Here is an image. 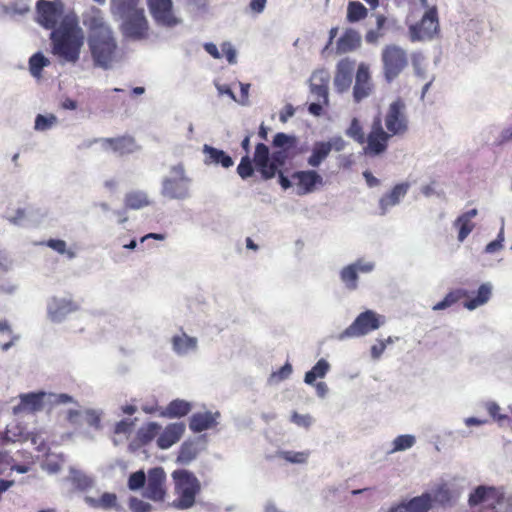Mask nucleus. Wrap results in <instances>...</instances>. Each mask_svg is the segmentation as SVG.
Instances as JSON below:
<instances>
[{
  "instance_id": "10",
  "label": "nucleus",
  "mask_w": 512,
  "mask_h": 512,
  "mask_svg": "<svg viewBox=\"0 0 512 512\" xmlns=\"http://www.w3.org/2000/svg\"><path fill=\"white\" fill-rule=\"evenodd\" d=\"M37 22L45 29H57V24L64 14V3L61 0H38L36 2Z\"/></svg>"
},
{
  "instance_id": "2",
  "label": "nucleus",
  "mask_w": 512,
  "mask_h": 512,
  "mask_svg": "<svg viewBox=\"0 0 512 512\" xmlns=\"http://www.w3.org/2000/svg\"><path fill=\"white\" fill-rule=\"evenodd\" d=\"M409 130V119L406 103L402 98L391 102L382 115H374L369 126V149L376 153H385L389 141L394 136H404Z\"/></svg>"
},
{
  "instance_id": "40",
  "label": "nucleus",
  "mask_w": 512,
  "mask_h": 512,
  "mask_svg": "<svg viewBox=\"0 0 512 512\" xmlns=\"http://www.w3.org/2000/svg\"><path fill=\"white\" fill-rule=\"evenodd\" d=\"M198 450L194 443L184 442L178 452L177 461L181 464H188L197 456Z\"/></svg>"
},
{
  "instance_id": "35",
  "label": "nucleus",
  "mask_w": 512,
  "mask_h": 512,
  "mask_svg": "<svg viewBox=\"0 0 512 512\" xmlns=\"http://www.w3.org/2000/svg\"><path fill=\"white\" fill-rule=\"evenodd\" d=\"M143 8L140 0H110V9L113 15L121 16Z\"/></svg>"
},
{
  "instance_id": "5",
  "label": "nucleus",
  "mask_w": 512,
  "mask_h": 512,
  "mask_svg": "<svg viewBox=\"0 0 512 512\" xmlns=\"http://www.w3.org/2000/svg\"><path fill=\"white\" fill-rule=\"evenodd\" d=\"M175 482V493L177 499L173 501V506L178 509H188L195 504L197 494L201 486L197 477L187 470H176L172 473Z\"/></svg>"
},
{
  "instance_id": "51",
  "label": "nucleus",
  "mask_w": 512,
  "mask_h": 512,
  "mask_svg": "<svg viewBox=\"0 0 512 512\" xmlns=\"http://www.w3.org/2000/svg\"><path fill=\"white\" fill-rule=\"evenodd\" d=\"M129 507L133 512H150L152 507L149 503L144 502L136 497H131Z\"/></svg>"
},
{
  "instance_id": "11",
  "label": "nucleus",
  "mask_w": 512,
  "mask_h": 512,
  "mask_svg": "<svg viewBox=\"0 0 512 512\" xmlns=\"http://www.w3.org/2000/svg\"><path fill=\"white\" fill-rule=\"evenodd\" d=\"M439 31L438 12L436 7L429 8L420 22L409 27L412 41L432 39Z\"/></svg>"
},
{
  "instance_id": "39",
  "label": "nucleus",
  "mask_w": 512,
  "mask_h": 512,
  "mask_svg": "<svg viewBox=\"0 0 512 512\" xmlns=\"http://www.w3.org/2000/svg\"><path fill=\"white\" fill-rule=\"evenodd\" d=\"M368 14L365 6L357 1L349 2L347 7V20L351 23L360 21L366 18Z\"/></svg>"
},
{
  "instance_id": "1",
  "label": "nucleus",
  "mask_w": 512,
  "mask_h": 512,
  "mask_svg": "<svg viewBox=\"0 0 512 512\" xmlns=\"http://www.w3.org/2000/svg\"><path fill=\"white\" fill-rule=\"evenodd\" d=\"M298 139L294 135H288L283 132L276 133L272 145L277 150L270 154L269 148L264 143H258L255 146L253 163L260 172L263 179L268 180L278 176V181L284 190L292 186L291 180L280 170L287 160L292 159L295 155V149Z\"/></svg>"
},
{
  "instance_id": "9",
  "label": "nucleus",
  "mask_w": 512,
  "mask_h": 512,
  "mask_svg": "<svg viewBox=\"0 0 512 512\" xmlns=\"http://www.w3.org/2000/svg\"><path fill=\"white\" fill-rule=\"evenodd\" d=\"M383 323L380 315L372 310L360 313L344 331L338 335L339 340L360 337L378 329Z\"/></svg>"
},
{
  "instance_id": "33",
  "label": "nucleus",
  "mask_w": 512,
  "mask_h": 512,
  "mask_svg": "<svg viewBox=\"0 0 512 512\" xmlns=\"http://www.w3.org/2000/svg\"><path fill=\"white\" fill-rule=\"evenodd\" d=\"M90 506L97 509L121 511L122 507L118 504V498L115 493L105 492L98 499L88 498Z\"/></svg>"
},
{
  "instance_id": "26",
  "label": "nucleus",
  "mask_w": 512,
  "mask_h": 512,
  "mask_svg": "<svg viewBox=\"0 0 512 512\" xmlns=\"http://www.w3.org/2000/svg\"><path fill=\"white\" fill-rule=\"evenodd\" d=\"M432 502V496L429 493H423L421 496L414 497L391 509L390 512H428L432 507Z\"/></svg>"
},
{
  "instance_id": "38",
  "label": "nucleus",
  "mask_w": 512,
  "mask_h": 512,
  "mask_svg": "<svg viewBox=\"0 0 512 512\" xmlns=\"http://www.w3.org/2000/svg\"><path fill=\"white\" fill-rule=\"evenodd\" d=\"M329 368V363L325 359L318 360L312 369L306 372L304 378L305 383L313 384L317 378H323L327 374Z\"/></svg>"
},
{
  "instance_id": "43",
  "label": "nucleus",
  "mask_w": 512,
  "mask_h": 512,
  "mask_svg": "<svg viewBox=\"0 0 512 512\" xmlns=\"http://www.w3.org/2000/svg\"><path fill=\"white\" fill-rule=\"evenodd\" d=\"M237 172L242 179H247L253 175L254 168L252 160L250 159L249 155H245L242 157L237 167Z\"/></svg>"
},
{
  "instance_id": "4",
  "label": "nucleus",
  "mask_w": 512,
  "mask_h": 512,
  "mask_svg": "<svg viewBox=\"0 0 512 512\" xmlns=\"http://www.w3.org/2000/svg\"><path fill=\"white\" fill-rule=\"evenodd\" d=\"M84 39L77 17L66 15L50 34L52 53L63 62L74 64L80 58Z\"/></svg>"
},
{
  "instance_id": "61",
  "label": "nucleus",
  "mask_w": 512,
  "mask_h": 512,
  "mask_svg": "<svg viewBox=\"0 0 512 512\" xmlns=\"http://www.w3.org/2000/svg\"><path fill=\"white\" fill-rule=\"evenodd\" d=\"M87 414V422L90 426H94L96 428H98L100 426V417L99 415L95 412V411H92V410H88L86 412Z\"/></svg>"
},
{
  "instance_id": "23",
  "label": "nucleus",
  "mask_w": 512,
  "mask_h": 512,
  "mask_svg": "<svg viewBox=\"0 0 512 512\" xmlns=\"http://www.w3.org/2000/svg\"><path fill=\"white\" fill-rule=\"evenodd\" d=\"M185 432L183 423H171L165 427L157 437V446L160 449H168L177 443Z\"/></svg>"
},
{
  "instance_id": "14",
  "label": "nucleus",
  "mask_w": 512,
  "mask_h": 512,
  "mask_svg": "<svg viewBox=\"0 0 512 512\" xmlns=\"http://www.w3.org/2000/svg\"><path fill=\"white\" fill-rule=\"evenodd\" d=\"M291 179L298 188L299 195L312 193L318 186L323 185V177L315 170L296 171Z\"/></svg>"
},
{
  "instance_id": "48",
  "label": "nucleus",
  "mask_w": 512,
  "mask_h": 512,
  "mask_svg": "<svg viewBox=\"0 0 512 512\" xmlns=\"http://www.w3.org/2000/svg\"><path fill=\"white\" fill-rule=\"evenodd\" d=\"M503 241H504V227L502 226L497 238L486 245L485 252L488 254H493V253L499 252L503 248Z\"/></svg>"
},
{
  "instance_id": "13",
  "label": "nucleus",
  "mask_w": 512,
  "mask_h": 512,
  "mask_svg": "<svg viewBox=\"0 0 512 512\" xmlns=\"http://www.w3.org/2000/svg\"><path fill=\"white\" fill-rule=\"evenodd\" d=\"M154 21L161 26L174 27L180 20L174 15L172 0H147Z\"/></svg>"
},
{
  "instance_id": "15",
  "label": "nucleus",
  "mask_w": 512,
  "mask_h": 512,
  "mask_svg": "<svg viewBox=\"0 0 512 512\" xmlns=\"http://www.w3.org/2000/svg\"><path fill=\"white\" fill-rule=\"evenodd\" d=\"M165 472L163 468L156 467L148 472V482L145 490V496L153 501H163L166 495L165 490Z\"/></svg>"
},
{
  "instance_id": "63",
  "label": "nucleus",
  "mask_w": 512,
  "mask_h": 512,
  "mask_svg": "<svg viewBox=\"0 0 512 512\" xmlns=\"http://www.w3.org/2000/svg\"><path fill=\"white\" fill-rule=\"evenodd\" d=\"M363 177L366 180V183L369 187H375L380 184L378 178H376L370 171L366 170L363 172Z\"/></svg>"
},
{
  "instance_id": "19",
  "label": "nucleus",
  "mask_w": 512,
  "mask_h": 512,
  "mask_svg": "<svg viewBox=\"0 0 512 512\" xmlns=\"http://www.w3.org/2000/svg\"><path fill=\"white\" fill-rule=\"evenodd\" d=\"M373 89L369 69L366 65L360 64L356 72V80L353 88L354 101L359 103L367 98Z\"/></svg>"
},
{
  "instance_id": "56",
  "label": "nucleus",
  "mask_w": 512,
  "mask_h": 512,
  "mask_svg": "<svg viewBox=\"0 0 512 512\" xmlns=\"http://www.w3.org/2000/svg\"><path fill=\"white\" fill-rule=\"evenodd\" d=\"M46 245L60 254L66 252V242L61 239H49Z\"/></svg>"
},
{
  "instance_id": "12",
  "label": "nucleus",
  "mask_w": 512,
  "mask_h": 512,
  "mask_svg": "<svg viewBox=\"0 0 512 512\" xmlns=\"http://www.w3.org/2000/svg\"><path fill=\"white\" fill-rule=\"evenodd\" d=\"M100 142L104 150H111L119 156L129 155L141 149L136 139L131 135H122L110 138H100L90 141L89 145Z\"/></svg>"
},
{
  "instance_id": "28",
  "label": "nucleus",
  "mask_w": 512,
  "mask_h": 512,
  "mask_svg": "<svg viewBox=\"0 0 512 512\" xmlns=\"http://www.w3.org/2000/svg\"><path fill=\"white\" fill-rule=\"evenodd\" d=\"M361 45V36L354 29H346L336 42V52L344 54L356 50Z\"/></svg>"
},
{
  "instance_id": "58",
  "label": "nucleus",
  "mask_w": 512,
  "mask_h": 512,
  "mask_svg": "<svg viewBox=\"0 0 512 512\" xmlns=\"http://www.w3.org/2000/svg\"><path fill=\"white\" fill-rule=\"evenodd\" d=\"M292 373V366L289 363L284 364L278 371L272 374V377H277L278 380H284Z\"/></svg>"
},
{
  "instance_id": "53",
  "label": "nucleus",
  "mask_w": 512,
  "mask_h": 512,
  "mask_svg": "<svg viewBox=\"0 0 512 512\" xmlns=\"http://www.w3.org/2000/svg\"><path fill=\"white\" fill-rule=\"evenodd\" d=\"M392 338L388 337L385 341L384 340H378L376 344H374L371 347V356L374 359L380 358V356L383 354V352L386 349L387 343H392Z\"/></svg>"
},
{
  "instance_id": "30",
  "label": "nucleus",
  "mask_w": 512,
  "mask_h": 512,
  "mask_svg": "<svg viewBox=\"0 0 512 512\" xmlns=\"http://www.w3.org/2000/svg\"><path fill=\"white\" fill-rule=\"evenodd\" d=\"M408 188V183H400L395 185L389 193L383 195L379 201L382 212L385 213L388 207L398 204L400 199L406 195Z\"/></svg>"
},
{
  "instance_id": "24",
  "label": "nucleus",
  "mask_w": 512,
  "mask_h": 512,
  "mask_svg": "<svg viewBox=\"0 0 512 512\" xmlns=\"http://www.w3.org/2000/svg\"><path fill=\"white\" fill-rule=\"evenodd\" d=\"M45 392L27 393L20 395V403L13 408L15 414L21 412H37L44 405Z\"/></svg>"
},
{
  "instance_id": "21",
  "label": "nucleus",
  "mask_w": 512,
  "mask_h": 512,
  "mask_svg": "<svg viewBox=\"0 0 512 512\" xmlns=\"http://www.w3.org/2000/svg\"><path fill=\"white\" fill-rule=\"evenodd\" d=\"M346 135L353 139L355 142H357L360 145H363V153L370 157H375L381 155V153L373 152L369 149V133L366 135L363 129V126L360 122V120L356 117H354L349 127L346 129Z\"/></svg>"
},
{
  "instance_id": "62",
  "label": "nucleus",
  "mask_w": 512,
  "mask_h": 512,
  "mask_svg": "<svg viewBox=\"0 0 512 512\" xmlns=\"http://www.w3.org/2000/svg\"><path fill=\"white\" fill-rule=\"evenodd\" d=\"M266 2L267 0H251L249 7L252 12L261 13L266 6Z\"/></svg>"
},
{
  "instance_id": "64",
  "label": "nucleus",
  "mask_w": 512,
  "mask_h": 512,
  "mask_svg": "<svg viewBox=\"0 0 512 512\" xmlns=\"http://www.w3.org/2000/svg\"><path fill=\"white\" fill-rule=\"evenodd\" d=\"M383 33L379 30H370L366 33L365 39L368 43H376Z\"/></svg>"
},
{
  "instance_id": "52",
  "label": "nucleus",
  "mask_w": 512,
  "mask_h": 512,
  "mask_svg": "<svg viewBox=\"0 0 512 512\" xmlns=\"http://www.w3.org/2000/svg\"><path fill=\"white\" fill-rule=\"evenodd\" d=\"M468 297V291L465 289H457L454 291L449 292L445 297L444 300L448 304V306H452L454 303L459 301L462 298Z\"/></svg>"
},
{
  "instance_id": "16",
  "label": "nucleus",
  "mask_w": 512,
  "mask_h": 512,
  "mask_svg": "<svg viewBox=\"0 0 512 512\" xmlns=\"http://www.w3.org/2000/svg\"><path fill=\"white\" fill-rule=\"evenodd\" d=\"M374 264L357 260L356 262L345 266L340 271V278L349 290H355L358 287V273H368L372 271Z\"/></svg>"
},
{
  "instance_id": "6",
  "label": "nucleus",
  "mask_w": 512,
  "mask_h": 512,
  "mask_svg": "<svg viewBox=\"0 0 512 512\" xmlns=\"http://www.w3.org/2000/svg\"><path fill=\"white\" fill-rule=\"evenodd\" d=\"M170 172L172 176L162 181L161 194L169 199L187 198L191 179L186 175L183 164L172 166Z\"/></svg>"
},
{
  "instance_id": "47",
  "label": "nucleus",
  "mask_w": 512,
  "mask_h": 512,
  "mask_svg": "<svg viewBox=\"0 0 512 512\" xmlns=\"http://www.w3.org/2000/svg\"><path fill=\"white\" fill-rule=\"evenodd\" d=\"M134 426H135L134 420H130V419L121 420L115 424L114 434H117V435L122 434V435L128 437L132 433Z\"/></svg>"
},
{
  "instance_id": "59",
  "label": "nucleus",
  "mask_w": 512,
  "mask_h": 512,
  "mask_svg": "<svg viewBox=\"0 0 512 512\" xmlns=\"http://www.w3.org/2000/svg\"><path fill=\"white\" fill-rule=\"evenodd\" d=\"M312 93L315 94L318 100L322 99L324 102L328 100V90L325 85L312 86Z\"/></svg>"
},
{
  "instance_id": "8",
  "label": "nucleus",
  "mask_w": 512,
  "mask_h": 512,
  "mask_svg": "<svg viewBox=\"0 0 512 512\" xmlns=\"http://www.w3.org/2000/svg\"><path fill=\"white\" fill-rule=\"evenodd\" d=\"M122 19L120 30L126 38L143 40L149 36V22L144 8L119 16Z\"/></svg>"
},
{
  "instance_id": "46",
  "label": "nucleus",
  "mask_w": 512,
  "mask_h": 512,
  "mask_svg": "<svg viewBox=\"0 0 512 512\" xmlns=\"http://www.w3.org/2000/svg\"><path fill=\"white\" fill-rule=\"evenodd\" d=\"M145 481H146V476H145L144 471H142V470L136 471L129 476L128 487L130 490H133V491L138 490L144 486Z\"/></svg>"
},
{
  "instance_id": "37",
  "label": "nucleus",
  "mask_w": 512,
  "mask_h": 512,
  "mask_svg": "<svg viewBox=\"0 0 512 512\" xmlns=\"http://www.w3.org/2000/svg\"><path fill=\"white\" fill-rule=\"evenodd\" d=\"M491 296V287L488 284H482L477 292L475 298L468 299L464 302V307L468 310H473L480 305L485 304Z\"/></svg>"
},
{
  "instance_id": "60",
  "label": "nucleus",
  "mask_w": 512,
  "mask_h": 512,
  "mask_svg": "<svg viewBox=\"0 0 512 512\" xmlns=\"http://www.w3.org/2000/svg\"><path fill=\"white\" fill-rule=\"evenodd\" d=\"M294 108L291 104H287L283 110L280 112L279 119L281 122L285 123L287 120L294 115Z\"/></svg>"
},
{
  "instance_id": "32",
  "label": "nucleus",
  "mask_w": 512,
  "mask_h": 512,
  "mask_svg": "<svg viewBox=\"0 0 512 512\" xmlns=\"http://www.w3.org/2000/svg\"><path fill=\"white\" fill-rule=\"evenodd\" d=\"M203 151L206 155V163L208 164H220L224 168H229L233 165L232 158L222 150L204 145Z\"/></svg>"
},
{
  "instance_id": "22",
  "label": "nucleus",
  "mask_w": 512,
  "mask_h": 512,
  "mask_svg": "<svg viewBox=\"0 0 512 512\" xmlns=\"http://www.w3.org/2000/svg\"><path fill=\"white\" fill-rule=\"evenodd\" d=\"M220 416L219 412H197L194 413L189 420V428L194 433L211 429L217 425V418Z\"/></svg>"
},
{
  "instance_id": "17",
  "label": "nucleus",
  "mask_w": 512,
  "mask_h": 512,
  "mask_svg": "<svg viewBox=\"0 0 512 512\" xmlns=\"http://www.w3.org/2000/svg\"><path fill=\"white\" fill-rule=\"evenodd\" d=\"M79 309V305L72 299L52 297L48 303L47 311L54 322L62 321L68 314Z\"/></svg>"
},
{
  "instance_id": "41",
  "label": "nucleus",
  "mask_w": 512,
  "mask_h": 512,
  "mask_svg": "<svg viewBox=\"0 0 512 512\" xmlns=\"http://www.w3.org/2000/svg\"><path fill=\"white\" fill-rule=\"evenodd\" d=\"M49 60L41 53L33 54L29 59V70L34 77H40L45 66L49 65Z\"/></svg>"
},
{
  "instance_id": "29",
  "label": "nucleus",
  "mask_w": 512,
  "mask_h": 512,
  "mask_svg": "<svg viewBox=\"0 0 512 512\" xmlns=\"http://www.w3.org/2000/svg\"><path fill=\"white\" fill-rule=\"evenodd\" d=\"M191 410L192 404L190 402L183 399H175L160 412V416L169 419L181 418L188 415Z\"/></svg>"
},
{
  "instance_id": "50",
  "label": "nucleus",
  "mask_w": 512,
  "mask_h": 512,
  "mask_svg": "<svg viewBox=\"0 0 512 512\" xmlns=\"http://www.w3.org/2000/svg\"><path fill=\"white\" fill-rule=\"evenodd\" d=\"M291 422L299 427L309 428L313 422V419L309 414L301 415L294 411L291 414Z\"/></svg>"
},
{
  "instance_id": "34",
  "label": "nucleus",
  "mask_w": 512,
  "mask_h": 512,
  "mask_svg": "<svg viewBox=\"0 0 512 512\" xmlns=\"http://www.w3.org/2000/svg\"><path fill=\"white\" fill-rule=\"evenodd\" d=\"M330 147L325 141H318L313 144L311 155L307 159L309 166L317 168L329 156Z\"/></svg>"
},
{
  "instance_id": "57",
  "label": "nucleus",
  "mask_w": 512,
  "mask_h": 512,
  "mask_svg": "<svg viewBox=\"0 0 512 512\" xmlns=\"http://www.w3.org/2000/svg\"><path fill=\"white\" fill-rule=\"evenodd\" d=\"M325 143L329 145L330 152L332 150H335V151H338V152L342 151L345 148V146H346V142L340 136L333 137L329 141H325Z\"/></svg>"
},
{
  "instance_id": "45",
  "label": "nucleus",
  "mask_w": 512,
  "mask_h": 512,
  "mask_svg": "<svg viewBox=\"0 0 512 512\" xmlns=\"http://www.w3.org/2000/svg\"><path fill=\"white\" fill-rule=\"evenodd\" d=\"M415 443L412 435H400L393 441V451H402L411 448Z\"/></svg>"
},
{
  "instance_id": "54",
  "label": "nucleus",
  "mask_w": 512,
  "mask_h": 512,
  "mask_svg": "<svg viewBox=\"0 0 512 512\" xmlns=\"http://www.w3.org/2000/svg\"><path fill=\"white\" fill-rule=\"evenodd\" d=\"M487 411H488L489 415L493 419L497 420L498 422H501V421L507 419L506 415L500 414V407L495 402H491V403L487 404Z\"/></svg>"
},
{
  "instance_id": "44",
  "label": "nucleus",
  "mask_w": 512,
  "mask_h": 512,
  "mask_svg": "<svg viewBox=\"0 0 512 512\" xmlns=\"http://www.w3.org/2000/svg\"><path fill=\"white\" fill-rule=\"evenodd\" d=\"M57 122V117L53 114L44 116L38 114L35 119V129L38 131H45L50 129Z\"/></svg>"
},
{
  "instance_id": "20",
  "label": "nucleus",
  "mask_w": 512,
  "mask_h": 512,
  "mask_svg": "<svg viewBox=\"0 0 512 512\" xmlns=\"http://www.w3.org/2000/svg\"><path fill=\"white\" fill-rule=\"evenodd\" d=\"M355 68V62L348 58L338 62L334 77V86L338 92H344L349 89L352 83V76Z\"/></svg>"
},
{
  "instance_id": "55",
  "label": "nucleus",
  "mask_w": 512,
  "mask_h": 512,
  "mask_svg": "<svg viewBox=\"0 0 512 512\" xmlns=\"http://www.w3.org/2000/svg\"><path fill=\"white\" fill-rule=\"evenodd\" d=\"M221 50L229 63L233 64L236 62V51L230 43H223Z\"/></svg>"
},
{
  "instance_id": "25",
  "label": "nucleus",
  "mask_w": 512,
  "mask_h": 512,
  "mask_svg": "<svg viewBox=\"0 0 512 512\" xmlns=\"http://www.w3.org/2000/svg\"><path fill=\"white\" fill-rule=\"evenodd\" d=\"M161 425L156 422H149L142 427H140L136 433V436L132 443L131 447L134 449L141 448L143 446L151 443L156 437H158L161 432Z\"/></svg>"
},
{
  "instance_id": "36",
  "label": "nucleus",
  "mask_w": 512,
  "mask_h": 512,
  "mask_svg": "<svg viewBox=\"0 0 512 512\" xmlns=\"http://www.w3.org/2000/svg\"><path fill=\"white\" fill-rule=\"evenodd\" d=\"M197 341L193 337H189L185 333L182 335H175L172 338V346L173 350L177 354H186L190 350H194L196 348Z\"/></svg>"
},
{
  "instance_id": "49",
  "label": "nucleus",
  "mask_w": 512,
  "mask_h": 512,
  "mask_svg": "<svg viewBox=\"0 0 512 512\" xmlns=\"http://www.w3.org/2000/svg\"><path fill=\"white\" fill-rule=\"evenodd\" d=\"M432 499L433 501L439 502L441 504L448 503L451 500V492L446 485H440L434 491V498Z\"/></svg>"
},
{
  "instance_id": "7",
  "label": "nucleus",
  "mask_w": 512,
  "mask_h": 512,
  "mask_svg": "<svg viewBox=\"0 0 512 512\" xmlns=\"http://www.w3.org/2000/svg\"><path fill=\"white\" fill-rule=\"evenodd\" d=\"M383 74L387 82L395 80L408 65V56L404 49L395 45H386L381 53Z\"/></svg>"
},
{
  "instance_id": "31",
  "label": "nucleus",
  "mask_w": 512,
  "mask_h": 512,
  "mask_svg": "<svg viewBox=\"0 0 512 512\" xmlns=\"http://www.w3.org/2000/svg\"><path fill=\"white\" fill-rule=\"evenodd\" d=\"M152 201L150 200L147 192L143 190H133L125 194L124 205L129 210H139L150 206Z\"/></svg>"
},
{
  "instance_id": "27",
  "label": "nucleus",
  "mask_w": 512,
  "mask_h": 512,
  "mask_svg": "<svg viewBox=\"0 0 512 512\" xmlns=\"http://www.w3.org/2000/svg\"><path fill=\"white\" fill-rule=\"evenodd\" d=\"M478 215V210L473 208L459 215L454 221V227L458 229V241L463 242L475 228L472 219Z\"/></svg>"
},
{
  "instance_id": "18",
  "label": "nucleus",
  "mask_w": 512,
  "mask_h": 512,
  "mask_svg": "<svg viewBox=\"0 0 512 512\" xmlns=\"http://www.w3.org/2000/svg\"><path fill=\"white\" fill-rule=\"evenodd\" d=\"M502 500V495L495 487L478 486L470 495L468 503L470 506H476L481 503H488L491 509H495L496 505Z\"/></svg>"
},
{
  "instance_id": "42",
  "label": "nucleus",
  "mask_w": 512,
  "mask_h": 512,
  "mask_svg": "<svg viewBox=\"0 0 512 512\" xmlns=\"http://www.w3.org/2000/svg\"><path fill=\"white\" fill-rule=\"evenodd\" d=\"M280 457L290 463L302 464L307 461L309 457V452L282 451L280 453Z\"/></svg>"
},
{
  "instance_id": "3",
  "label": "nucleus",
  "mask_w": 512,
  "mask_h": 512,
  "mask_svg": "<svg viewBox=\"0 0 512 512\" xmlns=\"http://www.w3.org/2000/svg\"><path fill=\"white\" fill-rule=\"evenodd\" d=\"M84 25L89 31L88 46L94 65L103 69L110 68L115 58L117 42L100 10L86 17Z\"/></svg>"
}]
</instances>
